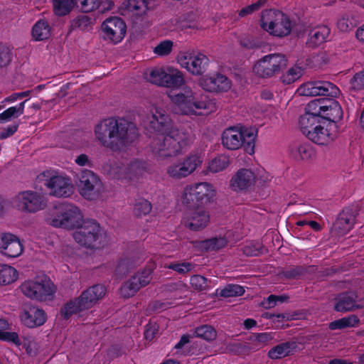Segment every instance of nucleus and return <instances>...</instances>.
<instances>
[{"mask_svg": "<svg viewBox=\"0 0 364 364\" xmlns=\"http://www.w3.org/2000/svg\"><path fill=\"white\" fill-rule=\"evenodd\" d=\"M177 61L181 68L196 76L203 75L210 63L209 58L200 52L181 53L177 58Z\"/></svg>", "mask_w": 364, "mask_h": 364, "instance_id": "obj_15", "label": "nucleus"}, {"mask_svg": "<svg viewBox=\"0 0 364 364\" xmlns=\"http://www.w3.org/2000/svg\"><path fill=\"white\" fill-rule=\"evenodd\" d=\"M300 126L303 134L318 145H328L337 136L336 124L320 117H301Z\"/></svg>", "mask_w": 364, "mask_h": 364, "instance_id": "obj_5", "label": "nucleus"}, {"mask_svg": "<svg viewBox=\"0 0 364 364\" xmlns=\"http://www.w3.org/2000/svg\"><path fill=\"white\" fill-rule=\"evenodd\" d=\"M355 215L350 209L343 210L334 222L332 231L338 235L348 232L353 226Z\"/></svg>", "mask_w": 364, "mask_h": 364, "instance_id": "obj_23", "label": "nucleus"}, {"mask_svg": "<svg viewBox=\"0 0 364 364\" xmlns=\"http://www.w3.org/2000/svg\"><path fill=\"white\" fill-rule=\"evenodd\" d=\"M166 173L168 177L176 180H181L189 176L182 159L176 161L168 165L166 168Z\"/></svg>", "mask_w": 364, "mask_h": 364, "instance_id": "obj_40", "label": "nucleus"}, {"mask_svg": "<svg viewBox=\"0 0 364 364\" xmlns=\"http://www.w3.org/2000/svg\"><path fill=\"white\" fill-rule=\"evenodd\" d=\"M18 278L17 269L7 264L0 263V287L11 284Z\"/></svg>", "mask_w": 364, "mask_h": 364, "instance_id": "obj_35", "label": "nucleus"}, {"mask_svg": "<svg viewBox=\"0 0 364 364\" xmlns=\"http://www.w3.org/2000/svg\"><path fill=\"white\" fill-rule=\"evenodd\" d=\"M40 277L38 276L32 279L26 280L21 284V291L28 298L40 301V296L41 295Z\"/></svg>", "mask_w": 364, "mask_h": 364, "instance_id": "obj_32", "label": "nucleus"}, {"mask_svg": "<svg viewBox=\"0 0 364 364\" xmlns=\"http://www.w3.org/2000/svg\"><path fill=\"white\" fill-rule=\"evenodd\" d=\"M146 169V165L144 162L140 161H133L130 162L127 168L128 175H138L141 174Z\"/></svg>", "mask_w": 364, "mask_h": 364, "instance_id": "obj_57", "label": "nucleus"}, {"mask_svg": "<svg viewBox=\"0 0 364 364\" xmlns=\"http://www.w3.org/2000/svg\"><path fill=\"white\" fill-rule=\"evenodd\" d=\"M58 257L65 262L70 264H73L75 262L73 248L68 245L62 247L60 252L58 253Z\"/></svg>", "mask_w": 364, "mask_h": 364, "instance_id": "obj_56", "label": "nucleus"}, {"mask_svg": "<svg viewBox=\"0 0 364 364\" xmlns=\"http://www.w3.org/2000/svg\"><path fill=\"white\" fill-rule=\"evenodd\" d=\"M193 265L189 262L176 263L170 264L168 268L172 269L178 273H186L191 270Z\"/></svg>", "mask_w": 364, "mask_h": 364, "instance_id": "obj_63", "label": "nucleus"}, {"mask_svg": "<svg viewBox=\"0 0 364 364\" xmlns=\"http://www.w3.org/2000/svg\"><path fill=\"white\" fill-rule=\"evenodd\" d=\"M205 154L202 150L196 149L190 152L182 159L188 175L191 176L199 169L204 161Z\"/></svg>", "mask_w": 364, "mask_h": 364, "instance_id": "obj_27", "label": "nucleus"}, {"mask_svg": "<svg viewBox=\"0 0 364 364\" xmlns=\"http://www.w3.org/2000/svg\"><path fill=\"white\" fill-rule=\"evenodd\" d=\"M148 0H125L119 6V13L134 18L144 17L149 11Z\"/></svg>", "mask_w": 364, "mask_h": 364, "instance_id": "obj_21", "label": "nucleus"}, {"mask_svg": "<svg viewBox=\"0 0 364 364\" xmlns=\"http://www.w3.org/2000/svg\"><path fill=\"white\" fill-rule=\"evenodd\" d=\"M257 131L252 127L241 124L226 128L222 133L223 146L228 150H237L243 148L248 154L255 153Z\"/></svg>", "mask_w": 364, "mask_h": 364, "instance_id": "obj_6", "label": "nucleus"}, {"mask_svg": "<svg viewBox=\"0 0 364 364\" xmlns=\"http://www.w3.org/2000/svg\"><path fill=\"white\" fill-rule=\"evenodd\" d=\"M152 206L149 201L141 198L138 200L134 204V213L137 217L145 216L150 213Z\"/></svg>", "mask_w": 364, "mask_h": 364, "instance_id": "obj_51", "label": "nucleus"}, {"mask_svg": "<svg viewBox=\"0 0 364 364\" xmlns=\"http://www.w3.org/2000/svg\"><path fill=\"white\" fill-rule=\"evenodd\" d=\"M288 64L287 56L275 53L259 58L252 68L253 73L258 77L268 78L279 73Z\"/></svg>", "mask_w": 364, "mask_h": 364, "instance_id": "obj_13", "label": "nucleus"}, {"mask_svg": "<svg viewBox=\"0 0 364 364\" xmlns=\"http://www.w3.org/2000/svg\"><path fill=\"white\" fill-rule=\"evenodd\" d=\"M353 18L347 14L340 16L337 21V28L342 32H347L354 27Z\"/></svg>", "mask_w": 364, "mask_h": 364, "instance_id": "obj_54", "label": "nucleus"}, {"mask_svg": "<svg viewBox=\"0 0 364 364\" xmlns=\"http://www.w3.org/2000/svg\"><path fill=\"white\" fill-rule=\"evenodd\" d=\"M198 85L205 91L210 92H226L232 87L231 81L218 73L202 76L198 80Z\"/></svg>", "mask_w": 364, "mask_h": 364, "instance_id": "obj_19", "label": "nucleus"}, {"mask_svg": "<svg viewBox=\"0 0 364 364\" xmlns=\"http://www.w3.org/2000/svg\"><path fill=\"white\" fill-rule=\"evenodd\" d=\"M343 109L340 104L335 100H325L321 119L336 123L343 117Z\"/></svg>", "mask_w": 364, "mask_h": 364, "instance_id": "obj_25", "label": "nucleus"}, {"mask_svg": "<svg viewBox=\"0 0 364 364\" xmlns=\"http://www.w3.org/2000/svg\"><path fill=\"white\" fill-rule=\"evenodd\" d=\"M81 10L85 13L92 12L97 9L98 0H78Z\"/></svg>", "mask_w": 364, "mask_h": 364, "instance_id": "obj_61", "label": "nucleus"}, {"mask_svg": "<svg viewBox=\"0 0 364 364\" xmlns=\"http://www.w3.org/2000/svg\"><path fill=\"white\" fill-rule=\"evenodd\" d=\"M230 164L229 156L226 154H219L210 159L206 165L205 173H217L225 170Z\"/></svg>", "mask_w": 364, "mask_h": 364, "instance_id": "obj_30", "label": "nucleus"}, {"mask_svg": "<svg viewBox=\"0 0 364 364\" xmlns=\"http://www.w3.org/2000/svg\"><path fill=\"white\" fill-rule=\"evenodd\" d=\"M364 87V71L356 73L350 80V88L359 90Z\"/></svg>", "mask_w": 364, "mask_h": 364, "instance_id": "obj_59", "label": "nucleus"}, {"mask_svg": "<svg viewBox=\"0 0 364 364\" xmlns=\"http://www.w3.org/2000/svg\"><path fill=\"white\" fill-rule=\"evenodd\" d=\"M325 99H316L309 102L306 107V113L301 117H321Z\"/></svg>", "mask_w": 364, "mask_h": 364, "instance_id": "obj_46", "label": "nucleus"}, {"mask_svg": "<svg viewBox=\"0 0 364 364\" xmlns=\"http://www.w3.org/2000/svg\"><path fill=\"white\" fill-rule=\"evenodd\" d=\"M53 11L58 16H65L69 14L75 6L76 0H51Z\"/></svg>", "mask_w": 364, "mask_h": 364, "instance_id": "obj_43", "label": "nucleus"}, {"mask_svg": "<svg viewBox=\"0 0 364 364\" xmlns=\"http://www.w3.org/2000/svg\"><path fill=\"white\" fill-rule=\"evenodd\" d=\"M287 299L284 296L270 295L263 301L262 305L266 309L273 308L277 305V302H284Z\"/></svg>", "mask_w": 364, "mask_h": 364, "instance_id": "obj_60", "label": "nucleus"}, {"mask_svg": "<svg viewBox=\"0 0 364 364\" xmlns=\"http://www.w3.org/2000/svg\"><path fill=\"white\" fill-rule=\"evenodd\" d=\"M75 182L80 195L85 200H97L104 192L103 182L91 170H81L75 175Z\"/></svg>", "mask_w": 364, "mask_h": 364, "instance_id": "obj_10", "label": "nucleus"}, {"mask_svg": "<svg viewBox=\"0 0 364 364\" xmlns=\"http://www.w3.org/2000/svg\"><path fill=\"white\" fill-rule=\"evenodd\" d=\"M167 66L150 68L145 73V79L154 85L164 86Z\"/></svg>", "mask_w": 364, "mask_h": 364, "instance_id": "obj_36", "label": "nucleus"}, {"mask_svg": "<svg viewBox=\"0 0 364 364\" xmlns=\"http://www.w3.org/2000/svg\"><path fill=\"white\" fill-rule=\"evenodd\" d=\"M50 34L51 29L46 21L39 20L32 28V37L37 41L48 39L50 36Z\"/></svg>", "mask_w": 364, "mask_h": 364, "instance_id": "obj_37", "label": "nucleus"}, {"mask_svg": "<svg viewBox=\"0 0 364 364\" xmlns=\"http://www.w3.org/2000/svg\"><path fill=\"white\" fill-rule=\"evenodd\" d=\"M85 220L79 208L70 203L55 207L47 216V223L54 227L75 230Z\"/></svg>", "mask_w": 364, "mask_h": 364, "instance_id": "obj_8", "label": "nucleus"}, {"mask_svg": "<svg viewBox=\"0 0 364 364\" xmlns=\"http://www.w3.org/2000/svg\"><path fill=\"white\" fill-rule=\"evenodd\" d=\"M151 112L150 129L157 136L152 142V151L157 159L176 156L191 146L193 142L191 137L173 125L164 109L154 107Z\"/></svg>", "mask_w": 364, "mask_h": 364, "instance_id": "obj_1", "label": "nucleus"}, {"mask_svg": "<svg viewBox=\"0 0 364 364\" xmlns=\"http://www.w3.org/2000/svg\"><path fill=\"white\" fill-rule=\"evenodd\" d=\"M26 102V100L16 106L10 107L0 113V122H11L22 115L24 112Z\"/></svg>", "mask_w": 364, "mask_h": 364, "instance_id": "obj_39", "label": "nucleus"}, {"mask_svg": "<svg viewBox=\"0 0 364 364\" xmlns=\"http://www.w3.org/2000/svg\"><path fill=\"white\" fill-rule=\"evenodd\" d=\"M205 154L202 150L196 149L190 152L182 159L188 175L191 176L199 169L204 161Z\"/></svg>", "mask_w": 364, "mask_h": 364, "instance_id": "obj_26", "label": "nucleus"}, {"mask_svg": "<svg viewBox=\"0 0 364 364\" xmlns=\"http://www.w3.org/2000/svg\"><path fill=\"white\" fill-rule=\"evenodd\" d=\"M228 240L224 237L212 238L203 242V247L207 250H217L224 247Z\"/></svg>", "mask_w": 364, "mask_h": 364, "instance_id": "obj_53", "label": "nucleus"}, {"mask_svg": "<svg viewBox=\"0 0 364 364\" xmlns=\"http://www.w3.org/2000/svg\"><path fill=\"white\" fill-rule=\"evenodd\" d=\"M190 283L193 288L202 291L208 287L207 279L200 275H193L191 277Z\"/></svg>", "mask_w": 364, "mask_h": 364, "instance_id": "obj_58", "label": "nucleus"}, {"mask_svg": "<svg viewBox=\"0 0 364 364\" xmlns=\"http://www.w3.org/2000/svg\"><path fill=\"white\" fill-rule=\"evenodd\" d=\"M40 282L41 287L40 291L41 295L40 296L41 301H50L53 299L54 294L56 292V287L53 282L46 276L40 277Z\"/></svg>", "mask_w": 364, "mask_h": 364, "instance_id": "obj_38", "label": "nucleus"}, {"mask_svg": "<svg viewBox=\"0 0 364 364\" xmlns=\"http://www.w3.org/2000/svg\"><path fill=\"white\" fill-rule=\"evenodd\" d=\"M291 154L297 161H306L313 156L314 151L309 144H303L294 147Z\"/></svg>", "mask_w": 364, "mask_h": 364, "instance_id": "obj_44", "label": "nucleus"}, {"mask_svg": "<svg viewBox=\"0 0 364 364\" xmlns=\"http://www.w3.org/2000/svg\"><path fill=\"white\" fill-rule=\"evenodd\" d=\"M12 204L18 210L26 213H36L47 205L44 196L32 190L18 192L12 198Z\"/></svg>", "mask_w": 364, "mask_h": 364, "instance_id": "obj_14", "label": "nucleus"}, {"mask_svg": "<svg viewBox=\"0 0 364 364\" xmlns=\"http://www.w3.org/2000/svg\"><path fill=\"white\" fill-rule=\"evenodd\" d=\"M267 0H257L251 4L242 8L238 11L239 17L243 18L253 14L255 12L262 8L267 4Z\"/></svg>", "mask_w": 364, "mask_h": 364, "instance_id": "obj_50", "label": "nucleus"}, {"mask_svg": "<svg viewBox=\"0 0 364 364\" xmlns=\"http://www.w3.org/2000/svg\"><path fill=\"white\" fill-rule=\"evenodd\" d=\"M19 316L21 323L28 328L41 326L47 320L44 311L34 306H26Z\"/></svg>", "mask_w": 364, "mask_h": 364, "instance_id": "obj_22", "label": "nucleus"}, {"mask_svg": "<svg viewBox=\"0 0 364 364\" xmlns=\"http://www.w3.org/2000/svg\"><path fill=\"white\" fill-rule=\"evenodd\" d=\"M73 237L78 245L89 249L100 248L105 241L100 225L88 219H85L73 231Z\"/></svg>", "mask_w": 364, "mask_h": 364, "instance_id": "obj_9", "label": "nucleus"}, {"mask_svg": "<svg viewBox=\"0 0 364 364\" xmlns=\"http://www.w3.org/2000/svg\"><path fill=\"white\" fill-rule=\"evenodd\" d=\"M257 24L260 30L274 38L289 36L294 28L290 17L282 10L269 8L262 10L259 14Z\"/></svg>", "mask_w": 364, "mask_h": 364, "instance_id": "obj_4", "label": "nucleus"}, {"mask_svg": "<svg viewBox=\"0 0 364 364\" xmlns=\"http://www.w3.org/2000/svg\"><path fill=\"white\" fill-rule=\"evenodd\" d=\"M194 336L203 338L207 341H210L216 338L217 333L215 328L211 326L202 325L195 329Z\"/></svg>", "mask_w": 364, "mask_h": 364, "instance_id": "obj_49", "label": "nucleus"}, {"mask_svg": "<svg viewBox=\"0 0 364 364\" xmlns=\"http://www.w3.org/2000/svg\"><path fill=\"white\" fill-rule=\"evenodd\" d=\"M173 48V42L168 40H165L159 43L154 49L155 54L164 56L168 55Z\"/></svg>", "mask_w": 364, "mask_h": 364, "instance_id": "obj_55", "label": "nucleus"}, {"mask_svg": "<svg viewBox=\"0 0 364 364\" xmlns=\"http://www.w3.org/2000/svg\"><path fill=\"white\" fill-rule=\"evenodd\" d=\"M136 284L135 282L130 278L120 288L119 294L124 298H129L135 295V294L140 289Z\"/></svg>", "mask_w": 364, "mask_h": 364, "instance_id": "obj_52", "label": "nucleus"}, {"mask_svg": "<svg viewBox=\"0 0 364 364\" xmlns=\"http://www.w3.org/2000/svg\"><path fill=\"white\" fill-rule=\"evenodd\" d=\"M185 85V79L183 73L177 68L167 66L166 75L163 87L178 89Z\"/></svg>", "mask_w": 364, "mask_h": 364, "instance_id": "obj_29", "label": "nucleus"}, {"mask_svg": "<svg viewBox=\"0 0 364 364\" xmlns=\"http://www.w3.org/2000/svg\"><path fill=\"white\" fill-rule=\"evenodd\" d=\"M216 191L208 182H199L186 185L181 193L179 200L185 205L193 203L207 204L213 200Z\"/></svg>", "mask_w": 364, "mask_h": 364, "instance_id": "obj_11", "label": "nucleus"}, {"mask_svg": "<svg viewBox=\"0 0 364 364\" xmlns=\"http://www.w3.org/2000/svg\"><path fill=\"white\" fill-rule=\"evenodd\" d=\"M172 111L178 114L198 117L216 110L215 102L208 96L194 92L188 86L183 87L176 93L168 95Z\"/></svg>", "mask_w": 364, "mask_h": 364, "instance_id": "obj_3", "label": "nucleus"}, {"mask_svg": "<svg viewBox=\"0 0 364 364\" xmlns=\"http://www.w3.org/2000/svg\"><path fill=\"white\" fill-rule=\"evenodd\" d=\"M23 245L18 236L11 232H0V255L8 259L20 257L23 252Z\"/></svg>", "mask_w": 364, "mask_h": 364, "instance_id": "obj_18", "label": "nucleus"}, {"mask_svg": "<svg viewBox=\"0 0 364 364\" xmlns=\"http://www.w3.org/2000/svg\"><path fill=\"white\" fill-rule=\"evenodd\" d=\"M43 175L45 178L44 185L49 191L50 196L56 198H68L73 194L74 185L70 178L66 174L56 170H47Z\"/></svg>", "mask_w": 364, "mask_h": 364, "instance_id": "obj_12", "label": "nucleus"}, {"mask_svg": "<svg viewBox=\"0 0 364 364\" xmlns=\"http://www.w3.org/2000/svg\"><path fill=\"white\" fill-rule=\"evenodd\" d=\"M356 294L353 292L338 295L334 306L335 310L339 312H346L359 308L360 306L356 304Z\"/></svg>", "mask_w": 364, "mask_h": 364, "instance_id": "obj_28", "label": "nucleus"}, {"mask_svg": "<svg viewBox=\"0 0 364 364\" xmlns=\"http://www.w3.org/2000/svg\"><path fill=\"white\" fill-rule=\"evenodd\" d=\"M303 73V69L300 66L293 65L282 74L280 81L284 85H291L299 80Z\"/></svg>", "mask_w": 364, "mask_h": 364, "instance_id": "obj_41", "label": "nucleus"}, {"mask_svg": "<svg viewBox=\"0 0 364 364\" xmlns=\"http://www.w3.org/2000/svg\"><path fill=\"white\" fill-rule=\"evenodd\" d=\"M300 96L312 97L316 95H326L338 97L340 94L338 87L327 81H311L303 83L296 90Z\"/></svg>", "mask_w": 364, "mask_h": 364, "instance_id": "obj_17", "label": "nucleus"}, {"mask_svg": "<svg viewBox=\"0 0 364 364\" xmlns=\"http://www.w3.org/2000/svg\"><path fill=\"white\" fill-rule=\"evenodd\" d=\"M217 294L223 297L239 296L245 293L244 287L238 284H228L224 288L218 289Z\"/></svg>", "mask_w": 364, "mask_h": 364, "instance_id": "obj_48", "label": "nucleus"}, {"mask_svg": "<svg viewBox=\"0 0 364 364\" xmlns=\"http://www.w3.org/2000/svg\"><path fill=\"white\" fill-rule=\"evenodd\" d=\"M330 33L331 30L328 26H318L309 33L307 44L310 47L318 46L327 40Z\"/></svg>", "mask_w": 364, "mask_h": 364, "instance_id": "obj_31", "label": "nucleus"}, {"mask_svg": "<svg viewBox=\"0 0 364 364\" xmlns=\"http://www.w3.org/2000/svg\"><path fill=\"white\" fill-rule=\"evenodd\" d=\"M95 136L105 148L117 151L122 149L136 135L135 127L124 119L108 118L95 127Z\"/></svg>", "mask_w": 364, "mask_h": 364, "instance_id": "obj_2", "label": "nucleus"}, {"mask_svg": "<svg viewBox=\"0 0 364 364\" xmlns=\"http://www.w3.org/2000/svg\"><path fill=\"white\" fill-rule=\"evenodd\" d=\"M154 269V265L151 264L149 267L145 268L143 270L138 272L131 278L135 282L136 284H138L137 286L140 289L150 283L152 279L151 274Z\"/></svg>", "mask_w": 364, "mask_h": 364, "instance_id": "obj_45", "label": "nucleus"}, {"mask_svg": "<svg viewBox=\"0 0 364 364\" xmlns=\"http://www.w3.org/2000/svg\"><path fill=\"white\" fill-rule=\"evenodd\" d=\"M270 174L262 168L238 169L231 177L230 188L236 193H245L255 186H262L271 181Z\"/></svg>", "mask_w": 364, "mask_h": 364, "instance_id": "obj_7", "label": "nucleus"}, {"mask_svg": "<svg viewBox=\"0 0 364 364\" xmlns=\"http://www.w3.org/2000/svg\"><path fill=\"white\" fill-rule=\"evenodd\" d=\"M127 26L123 19L117 16L107 18L101 24L102 38L113 44H118L126 35Z\"/></svg>", "mask_w": 364, "mask_h": 364, "instance_id": "obj_16", "label": "nucleus"}, {"mask_svg": "<svg viewBox=\"0 0 364 364\" xmlns=\"http://www.w3.org/2000/svg\"><path fill=\"white\" fill-rule=\"evenodd\" d=\"M106 294L102 285H94L83 291L80 295L87 309L96 305Z\"/></svg>", "mask_w": 364, "mask_h": 364, "instance_id": "obj_24", "label": "nucleus"}, {"mask_svg": "<svg viewBox=\"0 0 364 364\" xmlns=\"http://www.w3.org/2000/svg\"><path fill=\"white\" fill-rule=\"evenodd\" d=\"M87 309L82 299L79 296L67 302L61 309L60 314L65 318H68L72 315L79 314Z\"/></svg>", "mask_w": 364, "mask_h": 364, "instance_id": "obj_33", "label": "nucleus"}, {"mask_svg": "<svg viewBox=\"0 0 364 364\" xmlns=\"http://www.w3.org/2000/svg\"><path fill=\"white\" fill-rule=\"evenodd\" d=\"M360 323L359 318L355 315H350L329 323L331 330L343 329L345 328H352L358 326Z\"/></svg>", "mask_w": 364, "mask_h": 364, "instance_id": "obj_42", "label": "nucleus"}, {"mask_svg": "<svg viewBox=\"0 0 364 364\" xmlns=\"http://www.w3.org/2000/svg\"><path fill=\"white\" fill-rule=\"evenodd\" d=\"M158 331V326L155 323H149L146 326L144 332V337L148 341H151L156 336Z\"/></svg>", "mask_w": 364, "mask_h": 364, "instance_id": "obj_64", "label": "nucleus"}, {"mask_svg": "<svg viewBox=\"0 0 364 364\" xmlns=\"http://www.w3.org/2000/svg\"><path fill=\"white\" fill-rule=\"evenodd\" d=\"M11 61V53L9 47L0 46V67L7 65Z\"/></svg>", "mask_w": 364, "mask_h": 364, "instance_id": "obj_62", "label": "nucleus"}, {"mask_svg": "<svg viewBox=\"0 0 364 364\" xmlns=\"http://www.w3.org/2000/svg\"><path fill=\"white\" fill-rule=\"evenodd\" d=\"M209 221V213L203 208L189 210L185 213L182 219L184 226L193 231H199L204 229Z\"/></svg>", "mask_w": 364, "mask_h": 364, "instance_id": "obj_20", "label": "nucleus"}, {"mask_svg": "<svg viewBox=\"0 0 364 364\" xmlns=\"http://www.w3.org/2000/svg\"><path fill=\"white\" fill-rule=\"evenodd\" d=\"M291 352V345L284 343L271 348L268 352V356L273 360L280 359L289 355Z\"/></svg>", "mask_w": 364, "mask_h": 364, "instance_id": "obj_47", "label": "nucleus"}, {"mask_svg": "<svg viewBox=\"0 0 364 364\" xmlns=\"http://www.w3.org/2000/svg\"><path fill=\"white\" fill-rule=\"evenodd\" d=\"M11 324L6 320L0 318V341L12 343L16 346H20L21 341L16 332L9 331Z\"/></svg>", "mask_w": 364, "mask_h": 364, "instance_id": "obj_34", "label": "nucleus"}]
</instances>
